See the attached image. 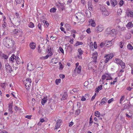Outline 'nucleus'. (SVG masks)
<instances>
[{"mask_svg": "<svg viewBox=\"0 0 133 133\" xmlns=\"http://www.w3.org/2000/svg\"><path fill=\"white\" fill-rule=\"evenodd\" d=\"M3 44L5 46L8 48H12L14 45L15 42L11 38L6 37L3 40Z\"/></svg>", "mask_w": 133, "mask_h": 133, "instance_id": "nucleus-1", "label": "nucleus"}, {"mask_svg": "<svg viewBox=\"0 0 133 133\" xmlns=\"http://www.w3.org/2000/svg\"><path fill=\"white\" fill-rule=\"evenodd\" d=\"M31 82V80L30 78H28L26 79V80L24 81V82L25 83L26 88L27 90H29L30 87L31 86L30 83Z\"/></svg>", "mask_w": 133, "mask_h": 133, "instance_id": "nucleus-2", "label": "nucleus"}, {"mask_svg": "<svg viewBox=\"0 0 133 133\" xmlns=\"http://www.w3.org/2000/svg\"><path fill=\"white\" fill-rule=\"evenodd\" d=\"M100 10L102 12V14L104 16H108L109 15V12L103 6H101L100 8Z\"/></svg>", "mask_w": 133, "mask_h": 133, "instance_id": "nucleus-3", "label": "nucleus"}, {"mask_svg": "<svg viewBox=\"0 0 133 133\" xmlns=\"http://www.w3.org/2000/svg\"><path fill=\"white\" fill-rule=\"evenodd\" d=\"M114 56V55L112 53H110L109 54L105 56L106 59L105 60L104 62L105 63H107L109 61L110 59H111Z\"/></svg>", "mask_w": 133, "mask_h": 133, "instance_id": "nucleus-4", "label": "nucleus"}, {"mask_svg": "<svg viewBox=\"0 0 133 133\" xmlns=\"http://www.w3.org/2000/svg\"><path fill=\"white\" fill-rule=\"evenodd\" d=\"M102 79L103 80L106 79L107 80H108L112 79V78L111 77L110 74H106L105 75H103L102 76Z\"/></svg>", "mask_w": 133, "mask_h": 133, "instance_id": "nucleus-5", "label": "nucleus"}, {"mask_svg": "<svg viewBox=\"0 0 133 133\" xmlns=\"http://www.w3.org/2000/svg\"><path fill=\"white\" fill-rule=\"evenodd\" d=\"M5 66L6 71L9 73H11L12 71V69L11 66L8 63L5 64Z\"/></svg>", "mask_w": 133, "mask_h": 133, "instance_id": "nucleus-6", "label": "nucleus"}, {"mask_svg": "<svg viewBox=\"0 0 133 133\" xmlns=\"http://www.w3.org/2000/svg\"><path fill=\"white\" fill-rule=\"evenodd\" d=\"M104 29L103 26L101 25H99L95 29V31L97 32L102 31Z\"/></svg>", "mask_w": 133, "mask_h": 133, "instance_id": "nucleus-7", "label": "nucleus"}, {"mask_svg": "<svg viewBox=\"0 0 133 133\" xmlns=\"http://www.w3.org/2000/svg\"><path fill=\"white\" fill-rule=\"evenodd\" d=\"M82 69L81 66L79 65L77 68H75L74 71V72L76 74H78L81 73Z\"/></svg>", "mask_w": 133, "mask_h": 133, "instance_id": "nucleus-8", "label": "nucleus"}, {"mask_svg": "<svg viewBox=\"0 0 133 133\" xmlns=\"http://www.w3.org/2000/svg\"><path fill=\"white\" fill-rule=\"evenodd\" d=\"M97 53L96 51H95L92 54V58H93L94 62H95V63L97 62Z\"/></svg>", "mask_w": 133, "mask_h": 133, "instance_id": "nucleus-9", "label": "nucleus"}, {"mask_svg": "<svg viewBox=\"0 0 133 133\" xmlns=\"http://www.w3.org/2000/svg\"><path fill=\"white\" fill-rule=\"evenodd\" d=\"M62 122V120L60 119L57 120L56 124V125L55 127V129H57L60 126V123Z\"/></svg>", "mask_w": 133, "mask_h": 133, "instance_id": "nucleus-10", "label": "nucleus"}, {"mask_svg": "<svg viewBox=\"0 0 133 133\" xmlns=\"http://www.w3.org/2000/svg\"><path fill=\"white\" fill-rule=\"evenodd\" d=\"M78 17V19H79L81 20L82 19H84V15L81 13L79 12L77 14Z\"/></svg>", "mask_w": 133, "mask_h": 133, "instance_id": "nucleus-11", "label": "nucleus"}, {"mask_svg": "<svg viewBox=\"0 0 133 133\" xmlns=\"http://www.w3.org/2000/svg\"><path fill=\"white\" fill-rule=\"evenodd\" d=\"M27 69L30 71L34 69V67L32 63H29L27 65Z\"/></svg>", "mask_w": 133, "mask_h": 133, "instance_id": "nucleus-12", "label": "nucleus"}, {"mask_svg": "<svg viewBox=\"0 0 133 133\" xmlns=\"http://www.w3.org/2000/svg\"><path fill=\"white\" fill-rule=\"evenodd\" d=\"M13 33L15 35H19L21 33V31L18 29H15L13 31Z\"/></svg>", "mask_w": 133, "mask_h": 133, "instance_id": "nucleus-13", "label": "nucleus"}, {"mask_svg": "<svg viewBox=\"0 0 133 133\" xmlns=\"http://www.w3.org/2000/svg\"><path fill=\"white\" fill-rule=\"evenodd\" d=\"M93 6L92 5V1L91 0L89 1L88 2V7L89 10L92 9Z\"/></svg>", "mask_w": 133, "mask_h": 133, "instance_id": "nucleus-14", "label": "nucleus"}, {"mask_svg": "<svg viewBox=\"0 0 133 133\" xmlns=\"http://www.w3.org/2000/svg\"><path fill=\"white\" fill-rule=\"evenodd\" d=\"M48 100V97L47 96L44 97L41 100V102L42 104L43 105H44Z\"/></svg>", "mask_w": 133, "mask_h": 133, "instance_id": "nucleus-15", "label": "nucleus"}, {"mask_svg": "<svg viewBox=\"0 0 133 133\" xmlns=\"http://www.w3.org/2000/svg\"><path fill=\"white\" fill-rule=\"evenodd\" d=\"M115 62L117 64H121V63H123L122 61L118 58H116L115 60Z\"/></svg>", "mask_w": 133, "mask_h": 133, "instance_id": "nucleus-16", "label": "nucleus"}, {"mask_svg": "<svg viewBox=\"0 0 133 133\" xmlns=\"http://www.w3.org/2000/svg\"><path fill=\"white\" fill-rule=\"evenodd\" d=\"M89 22L92 26L95 27L96 26L95 23L92 19H90Z\"/></svg>", "mask_w": 133, "mask_h": 133, "instance_id": "nucleus-17", "label": "nucleus"}, {"mask_svg": "<svg viewBox=\"0 0 133 133\" xmlns=\"http://www.w3.org/2000/svg\"><path fill=\"white\" fill-rule=\"evenodd\" d=\"M85 14L87 16L88 18L90 17L91 16V14L90 12L88 10H86L85 11Z\"/></svg>", "mask_w": 133, "mask_h": 133, "instance_id": "nucleus-18", "label": "nucleus"}, {"mask_svg": "<svg viewBox=\"0 0 133 133\" xmlns=\"http://www.w3.org/2000/svg\"><path fill=\"white\" fill-rule=\"evenodd\" d=\"M51 61L52 63L53 64H56L58 62L57 58H53L51 60Z\"/></svg>", "mask_w": 133, "mask_h": 133, "instance_id": "nucleus-19", "label": "nucleus"}, {"mask_svg": "<svg viewBox=\"0 0 133 133\" xmlns=\"http://www.w3.org/2000/svg\"><path fill=\"white\" fill-rule=\"evenodd\" d=\"M108 99H107L106 97L102 99L101 101V104H103L107 102Z\"/></svg>", "mask_w": 133, "mask_h": 133, "instance_id": "nucleus-20", "label": "nucleus"}, {"mask_svg": "<svg viewBox=\"0 0 133 133\" xmlns=\"http://www.w3.org/2000/svg\"><path fill=\"white\" fill-rule=\"evenodd\" d=\"M110 2L111 5L114 6L117 4V2L116 0H110Z\"/></svg>", "mask_w": 133, "mask_h": 133, "instance_id": "nucleus-21", "label": "nucleus"}, {"mask_svg": "<svg viewBox=\"0 0 133 133\" xmlns=\"http://www.w3.org/2000/svg\"><path fill=\"white\" fill-rule=\"evenodd\" d=\"M15 58H15V60L16 61V63L18 64H20L21 62V61L20 58L18 57L16 58V56L15 57Z\"/></svg>", "mask_w": 133, "mask_h": 133, "instance_id": "nucleus-22", "label": "nucleus"}, {"mask_svg": "<svg viewBox=\"0 0 133 133\" xmlns=\"http://www.w3.org/2000/svg\"><path fill=\"white\" fill-rule=\"evenodd\" d=\"M68 95L66 93H64L62 97V98L61 99V100L62 101V99L63 100L66 99L68 97Z\"/></svg>", "mask_w": 133, "mask_h": 133, "instance_id": "nucleus-23", "label": "nucleus"}, {"mask_svg": "<svg viewBox=\"0 0 133 133\" xmlns=\"http://www.w3.org/2000/svg\"><path fill=\"white\" fill-rule=\"evenodd\" d=\"M29 45L31 49H35L36 45L34 43H30Z\"/></svg>", "mask_w": 133, "mask_h": 133, "instance_id": "nucleus-24", "label": "nucleus"}, {"mask_svg": "<svg viewBox=\"0 0 133 133\" xmlns=\"http://www.w3.org/2000/svg\"><path fill=\"white\" fill-rule=\"evenodd\" d=\"M15 56L14 54H13L11 57L10 58L9 60L10 61H12L13 62L15 60Z\"/></svg>", "mask_w": 133, "mask_h": 133, "instance_id": "nucleus-25", "label": "nucleus"}, {"mask_svg": "<svg viewBox=\"0 0 133 133\" xmlns=\"http://www.w3.org/2000/svg\"><path fill=\"white\" fill-rule=\"evenodd\" d=\"M65 26L68 30L69 31L71 29V26L70 25L68 24H66L65 25Z\"/></svg>", "mask_w": 133, "mask_h": 133, "instance_id": "nucleus-26", "label": "nucleus"}, {"mask_svg": "<svg viewBox=\"0 0 133 133\" xmlns=\"http://www.w3.org/2000/svg\"><path fill=\"white\" fill-rule=\"evenodd\" d=\"M130 108V105L129 104H125L124 107L123 109L122 110H124V109H129Z\"/></svg>", "mask_w": 133, "mask_h": 133, "instance_id": "nucleus-27", "label": "nucleus"}, {"mask_svg": "<svg viewBox=\"0 0 133 133\" xmlns=\"http://www.w3.org/2000/svg\"><path fill=\"white\" fill-rule=\"evenodd\" d=\"M95 115L96 117H99L100 116V114L99 112L97 111H95Z\"/></svg>", "mask_w": 133, "mask_h": 133, "instance_id": "nucleus-28", "label": "nucleus"}, {"mask_svg": "<svg viewBox=\"0 0 133 133\" xmlns=\"http://www.w3.org/2000/svg\"><path fill=\"white\" fill-rule=\"evenodd\" d=\"M83 44V43L82 42H77L74 45L75 46H77L80 45H82Z\"/></svg>", "mask_w": 133, "mask_h": 133, "instance_id": "nucleus-29", "label": "nucleus"}, {"mask_svg": "<svg viewBox=\"0 0 133 133\" xmlns=\"http://www.w3.org/2000/svg\"><path fill=\"white\" fill-rule=\"evenodd\" d=\"M127 27L132 28L133 26V25L131 22H129L127 24Z\"/></svg>", "mask_w": 133, "mask_h": 133, "instance_id": "nucleus-30", "label": "nucleus"}, {"mask_svg": "<svg viewBox=\"0 0 133 133\" xmlns=\"http://www.w3.org/2000/svg\"><path fill=\"white\" fill-rule=\"evenodd\" d=\"M78 51L79 52V54L80 55H81L83 54V51L81 50V48H79L78 49Z\"/></svg>", "mask_w": 133, "mask_h": 133, "instance_id": "nucleus-31", "label": "nucleus"}, {"mask_svg": "<svg viewBox=\"0 0 133 133\" xmlns=\"http://www.w3.org/2000/svg\"><path fill=\"white\" fill-rule=\"evenodd\" d=\"M128 16L133 17V12L132 11H129L128 12Z\"/></svg>", "mask_w": 133, "mask_h": 133, "instance_id": "nucleus-32", "label": "nucleus"}, {"mask_svg": "<svg viewBox=\"0 0 133 133\" xmlns=\"http://www.w3.org/2000/svg\"><path fill=\"white\" fill-rule=\"evenodd\" d=\"M127 48L128 49L130 50H132L133 49L132 46L130 44H129L128 45Z\"/></svg>", "mask_w": 133, "mask_h": 133, "instance_id": "nucleus-33", "label": "nucleus"}, {"mask_svg": "<svg viewBox=\"0 0 133 133\" xmlns=\"http://www.w3.org/2000/svg\"><path fill=\"white\" fill-rule=\"evenodd\" d=\"M93 121L92 118V116H91L90 118V121H89V123L90 124L89 125V127H90L91 126V124L92 123H93Z\"/></svg>", "mask_w": 133, "mask_h": 133, "instance_id": "nucleus-34", "label": "nucleus"}, {"mask_svg": "<svg viewBox=\"0 0 133 133\" xmlns=\"http://www.w3.org/2000/svg\"><path fill=\"white\" fill-rule=\"evenodd\" d=\"M31 28H33L34 27V24L32 22H30L28 25Z\"/></svg>", "mask_w": 133, "mask_h": 133, "instance_id": "nucleus-35", "label": "nucleus"}, {"mask_svg": "<svg viewBox=\"0 0 133 133\" xmlns=\"http://www.w3.org/2000/svg\"><path fill=\"white\" fill-rule=\"evenodd\" d=\"M56 9L54 8H52L50 10V12H51L54 13L56 12Z\"/></svg>", "mask_w": 133, "mask_h": 133, "instance_id": "nucleus-36", "label": "nucleus"}, {"mask_svg": "<svg viewBox=\"0 0 133 133\" xmlns=\"http://www.w3.org/2000/svg\"><path fill=\"white\" fill-rule=\"evenodd\" d=\"M61 79H56L55 81V83L57 85H58L61 82Z\"/></svg>", "mask_w": 133, "mask_h": 133, "instance_id": "nucleus-37", "label": "nucleus"}, {"mask_svg": "<svg viewBox=\"0 0 133 133\" xmlns=\"http://www.w3.org/2000/svg\"><path fill=\"white\" fill-rule=\"evenodd\" d=\"M16 2V5L20 4L22 2V0H15Z\"/></svg>", "mask_w": 133, "mask_h": 133, "instance_id": "nucleus-38", "label": "nucleus"}, {"mask_svg": "<svg viewBox=\"0 0 133 133\" xmlns=\"http://www.w3.org/2000/svg\"><path fill=\"white\" fill-rule=\"evenodd\" d=\"M5 83L1 84V86L2 88V89L5 90Z\"/></svg>", "mask_w": 133, "mask_h": 133, "instance_id": "nucleus-39", "label": "nucleus"}, {"mask_svg": "<svg viewBox=\"0 0 133 133\" xmlns=\"http://www.w3.org/2000/svg\"><path fill=\"white\" fill-rule=\"evenodd\" d=\"M14 109L16 111H20L21 110V109L20 108L16 106H15V107H14Z\"/></svg>", "mask_w": 133, "mask_h": 133, "instance_id": "nucleus-40", "label": "nucleus"}, {"mask_svg": "<svg viewBox=\"0 0 133 133\" xmlns=\"http://www.w3.org/2000/svg\"><path fill=\"white\" fill-rule=\"evenodd\" d=\"M59 69L61 70H62L63 68V66L62 65L61 62H59Z\"/></svg>", "mask_w": 133, "mask_h": 133, "instance_id": "nucleus-41", "label": "nucleus"}, {"mask_svg": "<svg viewBox=\"0 0 133 133\" xmlns=\"http://www.w3.org/2000/svg\"><path fill=\"white\" fill-rule=\"evenodd\" d=\"M125 98V96L124 95L122 96L121 98H120V103H121L122 102L123 100Z\"/></svg>", "mask_w": 133, "mask_h": 133, "instance_id": "nucleus-42", "label": "nucleus"}, {"mask_svg": "<svg viewBox=\"0 0 133 133\" xmlns=\"http://www.w3.org/2000/svg\"><path fill=\"white\" fill-rule=\"evenodd\" d=\"M113 42V41L112 40L111 41H108L109 45L108 46V47L111 46L112 45V43Z\"/></svg>", "mask_w": 133, "mask_h": 133, "instance_id": "nucleus-43", "label": "nucleus"}, {"mask_svg": "<svg viewBox=\"0 0 133 133\" xmlns=\"http://www.w3.org/2000/svg\"><path fill=\"white\" fill-rule=\"evenodd\" d=\"M116 32L115 31V30L114 29H112L110 32V33H109L110 34H114Z\"/></svg>", "mask_w": 133, "mask_h": 133, "instance_id": "nucleus-44", "label": "nucleus"}, {"mask_svg": "<svg viewBox=\"0 0 133 133\" xmlns=\"http://www.w3.org/2000/svg\"><path fill=\"white\" fill-rule=\"evenodd\" d=\"M43 25L42 23H39L38 25V28L41 30H42V25Z\"/></svg>", "mask_w": 133, "mask_h": 133, "instance_id": "nucleus-45", "label": "nucleus"}, {"mask_svg": "<svg viewBox=\"0 0 133 133\" xmlns=\"http://www.w3.org/2000/svg\"><path fill=\"white\" fill-rule=\"evenodd\" d=\"M105 44V46H106L107 47H108V40H106L104 42Z\"/></svg>", "mask_w": 133, "mask_h": 133, "instance_id": "nucleus-46", "label": "nucleus"}, {"mask_svg": "<svg viewBox=\"0 0 133 133\" xmlns=\"http://www.w3.org/2000/svg\"><path fill=\"white\" fill-rule=\"evenodd\" d=\"M124 2V1L123 0H121L119 2L120 5L121 6H122Z\"/></svg>", "mask_w": 133, "mask_h": 133, "instance_id": "nucleus-47", "label": "nucleus"}, {"mask_svg": "<svg viewBox=\"0 0 133 133\" xmlns=\"http://www.w3.org/2000/svg\"><path fill=\"white\" fill-rule=\"evenodd\" d=\"M80 112V109H78L76 110V114L77 115H78Z\"/></svg>", "mask_w": 133, "mask_h": 133, "instance_id": "nucleus-48", "label": "nucleus"}, {"mask_svg": "<svg viewBox=\"0 0 133 133\" xmlns=\"http://www.w3.org/2000/svg\"><path fill=\"white\" fill-rule=\"evenodd\" d=\"M59 49L60 51H61V53L64 54V50H63V49H62V47H60L59 48Z\"/></svg>", "mask_w": 133, "mask_h": 133, "instance_id": "nucleus-49", "label": "nucleus"}, {"mask_svg": "<svg viewBox=\"0 0 133 133\" xmlns=\"http://www.w3.org/2000/svg\"><path fill=\"white\" fill-rule=\"evenodd\" d=\"M125 63L123 62V63H121V64H119L121 66L122 69H124L125 68Z\"/></svg>", "mask_w": 133, "mask_h": 133, "instance_id": "nucleus-50", "label": "nucleus"}, {"mask_svg": "<svg viewBox=\"0 0 133 133\" xmlns=\"http://www.w3.org/2000/svg\"><path fill=\"white\" fill-rule=\"evenodd\" d=\"M89 84V82L88 81H85L84 83V86L86 87L88 86Z\"/></svg>", "mask_w": 133, "mask_h": 133, "instance_id": "nucleus-51", "label": "nucleus"}, {"mask_svg": "<svg viewBox=\"0 0 133 133\" xmlns=\"http://www.w3.org/2000/svg\"><path fill=\"white\" fill-rule=\"evenodd\" d=\"M97 45L96 42H94V47L95 49H97Z\"/></svg>", "mask_w": 133, "mask_h": 133, "instance_id": "nucleus-52", "label": "nucleus"}, {"mask_svg": "<svg viewBox=\"0 0 133 133\" xmlns=\"http://www.w3.org/2000/svg\"><path fill=\"white\" fill-rule=\"evenodd\" d=\"M102 85H101L99 86L97 88L99 90H102Z\"/></svg>", "mask_w": 133, "mask_h": 133, "instance_id": "nucleus-53", "label": "nucleus"}, {"mask_svg": "<svg viewBox=\"0 0 133 133\" xmlns=\"http://www.w3.org/2000/svg\"><path fill=\"white\" fill-rule=\"evenodd\" d=\"M2 27L4 28H5L6 27L7 24H6L5 22H4V23L2 24Z\"/></svg>", "mask_w": 133, "mask_h": 133, "instance_id": "nucleus-54", "label": "nucleus"}, {"mask_svg": "<svg viewBox=\"0 0 133 133\" xmlns=\"http://www.w3.org/2000/svg\"><path fill=\"white\" fill-rule=\"evenodd\" d=\"M96 93H95L94 95L92 96V97L91 98V100L92 101L95 98V97L96 96Z\"/></svg>", "mask_w": 133, "mask_h": 133, "instance_id": "nucleus-55", "label": "nucleus"}, {"mask_svg": "<svg viewBox=\"0 0 133 133\" xmlns=\"http://www.w3.org/2000/svg\"><path fill=\"white\" fill-rule=\"evenodd\" d=\"M3 57L5 59H7L8 58V57L7 56L4 54L3 55Z\"/></svg>", "mask_w": 133, "mask_h": 133, "instance_id": "nucleus-56", "label": "nucleus"}, {"mask_svg": "<svg viewBox=\"0 0 133 133\" xmlns=\"http://www.w3.org/2000/svg\"><path fill=\"white\" fill-rule=\"evenodd\" d=\"M59 77L60 78L63 79L65 77V76L64 75L61 74L59 75Z\"/></svg>", "mask_w": 133, "mask_h": 133, "instance_id": "nucleus-57", "label": "nucleus"}, {"mask_svg": "<svg viewBox=\"0 0 133 133\" xmlns=\"http://www.w3.org/2000/svg\"><path fill=\"white\" fill-rule=\"evenodd\" d=\"M104 46H105V44L104 42H102L100 44V46L102 48Z\"/></svg>", "mask_w": 133, "mask_h": 133, "instance_id": "nucleus-58", "label": "nucleus"}, {"mask_svg": "<svg viewBox=\"0 0 133 133\" xmlns=\"http://www.w3.org/2000/svg\"><path fill=\"white\" fill-rule=\"evenodd\" d=\"M86 32L88 34L90 33L91 32L90 29V28H88L86 30Z\"/></svg>", "mask_w": 133, "mask_h": 133, "instance_id": "nucleus-59", "label": "nucleus"}, {"mask_svg": "<svg viewBox=\"0 0 133 133\" xmlns=\"http://www.w3.org/2000/svg\"><path fill=\"white\" fill-rule=\"evenodd\" d=\"M126 28L125 27L121 28L119 31H124L125 30Z\"/></svg>", "mask_w": 133, "mask_h": 133, "instance_id": "nucleus-60", "label": "nucleus"}, {"mask_svg": "<svg viewBox=\"0 0 133 133\" xmlns=\"http://www.w3.org/2000/svg\"><path fill=\"white\" fill-rule=\"evenodd\" d=\"M113 100V98H112L109 99L108 101V103L109 104Z\"/></svg>", "mask_w": 133, "mask_h": 133, "instance_id": "nucleus-61", "label": "nucleus"}, {"mask_svg": "<svg viewBox=\"0 0 133 133\" xmlns=\"http://www.w3.org/2000/svg\"><path fill=\"white\" fill-rule=\"evenodd\" d=\"M73 124H74V123L72 122H70L69 123V127H71V126H72L73 125Z\"/></svg>", "mask_w": 133, "mask_h": 133, "instance_id": "nucleus-62", "label": "nucleus"}, {"mask_svg": "<svg viewBox=\"0 0 133 133\" xmlns=\"http://www.w3.org/2000/svg\"><path fill=\"white\" fill-rule=\"evenodd\" d=\"M125 115H126V117L128 118H131V116L130 115H128L127 113H126Z\"/></svg>", "mask_w": 133, "mask_h": 133, "instance_id": "nucleus-63", "label": "nucleus"}, {"mask_svg": "<svg viewBox=\"0 0 133 133\" xmlns=\"http://www.w3.org/2000/svg\"><path fill=\"white\" fill-rule=\"evenodd\" d=\"M43 22H45V24L47 25L48 26V25H49V23H48V22L45 21V20H44L43 21Z\"/></svg>", "mask_w": 133, "mask_h": 133, "instance_id": "nucleus-64", "label": "nucleus"}]
</instances>
